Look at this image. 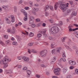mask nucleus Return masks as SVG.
Listing matches in <instances>:
<instances>
[{"mask_svg": "<svg viewBox=\"0 0 78 78\" xmlns=\"http://www.w3.org/2000/svg\"><path fill=\"white\" fill-rule=\"evenodd\" d=\"M6 21L7 22V23H8V24L11 23V21L9 20V19L8 18H6Z\"/></svg>", "mask_w": 78, "mask_h": 78, "instance_id": "2eb2a0df", "label": "nucleus"}, {"mask_svg": "<svg viewBox=\"0 0 78 78\" xmlns=\"http://www.w3.org/2000/svg\"><path fill=\"white\" fill-rule=\"evenodd\" d=\"M47 52L46 50L42 51H41L40 52V55L41 57L44 58L46 56V54H47Z\"/></svg>", "mask_w": 78, "mask_h": 78, "instance_id": "20e7f679", "label": "nucleus"}, {"mask_svg": "<svg viewBox=\"0 0 78 78\" xmlns=\"http://www.w3.org/2000/svg\"><path fill=\"white\" fill-rule=\"evenodd\" d=\"M66 72H67V69H66L65 68H64L63 69V73H65Z\"/></svg>", "mask_w": 78, "mask_h": 78, "instance_id": "aec40b11", "label": "nucleus"}, {"mask_svg": "<svg viewBox=\"0 0 78 78\" xmlns=\"http://www.w3.org/2000/svg\"><path fill=\"white\" fill-rule=\"evenodd\" d=\"M23 70H27V68L26 67H25L23 68Z\"/></svg>", "mask_w": 78, "mask_h": 78, "instance_id": "6e6d98bb", "label": "nucleus"}, {"mask_svg": "<svg viewBox=\"0 0 78 78\" xmlns=\"http://www.w3.org/2000/svg\"><path fill=\"white\" fill-rule=\"evenodd\" d=\"M29 36H30V37H33L34 36V34L32 32H30V34H29Z\"/></svg>", "mask_w": 78, "mask_h": 78, "instance_id": "6ab92c4d", "label": "nucleus"}, {"mask_svg": "<svg viewBox=\"0 0 78 78\" xmlns=\"http://www.w3.org/2000/svg\"><path fill=\"white\" fill-rule=\"evenodd\" d=\"M60 60L61 61H64V62H66V60L65 58H61L60 59Z\"/></svg>", "mask_w": 78, "mask_h": 78, "instance_id": "bb28decb", "label": "nucleus"}, {"mask_svg": "<svg viewBox=\"0 0 78 78\" xmlns=\"http://www.w3.org/2000/svg\"><path fill=\"white\" fill-rule=\"evenodd\" d=\"M17 40L18 41H21L22 40V38H20V37L19 36H17Z\"/></svg>", "mask_w": 78, "mask_h": 78, "instance_id": "393cba45", "label": "nucleus"}, {"mask_svg": "<svg viewBox=\"0 0 78 78\" xmlns=\"http://www.w3.org/2000/svg\"><path fill=\"white\" fill-rule=\"evenodd\" d=\"M7 31H8V33H11V31L10 30V29H8L7 30Z\"/></svg>", "mask_w": 78, "mask_h": 78, "instance_id": "69168bd1", "label": "nucleus"}, {"mask_svg": "<svg viewBox=\"0 0 78 78\" xmlns=\"http://www.w3.org/2000/svg\"><path fill=\"white\" fill-rule=\"evenodd\" d=\"M37 37H41L42 36V34H38L37 35Z\"/></svg>", "mask_w": 78, "mask_h": 78, "instance_id": "c85d7f7f", "label": "nucleus"}, {"mask_svg": "<svg viewBox=\"0 0 78 78\" xmlns=\"http://www.w3.org/2000/svg\"><path fill=\"white\" fill-rule=\"evenodd\" d=\"M0 44H1L2 45H4V44L3 43L2 41H0Z\"/></svg>", "mask_w": 78, "mask_h": 78, "instance_id": "c9c22d12", "label": "nucleus"}, {"mask_svg": "<svg viewBox=\"0 0 78 78\" xmlns=\"http://www.w3.org/2000/svg\"><path fill=\"white\" fill-rule=\"evenodd\" d=\"M49 8L51 10V11H53V7L51 5H50L49 6Z\"/></svg>", "mask_w": 78, "mask_h": 78, "instance_id": "412c9836", "label": "nucleus"}, {"mask_svg": "<svg viewBox=\"0 0 78 78\" xmlns=\"http://www.w3.org/2000/svg\"><path fill=\"white\" fill-rule=\"evenodd\" d=\"M12 72V70L11 69L10 70H9L8 71V72H7L6 73H8L9 74H10Z\"/></svg>", "mask_w": 78, "mask_h": 78, "instance_id": "ddd939ff", "label": "nucleus"}, {"mask_svg": "<svg viewBox=\"0 0 78 78\" xmlns=\"http://www.w3.org/2000/svg\"><path fill=\"white\" fill-rule=\"evenodd\" d=\"M2 8L3 9H6V8H7V7L6 6L3 5L2 6Z\"/></svg>", "mask_w": 78, "mask_h": 78, "instance_id": "473e14b6", "label": "nucleus"}, {"mask_svg": "<svg viewBox=\"0 0 78 78\" xmlns=\"http://www.w3.org/2000/svg\"><path fill=\"white\" fill-rule=\"evenodd\" d=\"M31 26L32 28H34V27H35V24H32L31 25Z\"/></svg>", "mask_w": 78, "mask_h": 78, "instance_id": "a18cd8bd", "label": "nucleus"}, {"mask_svg": "<svg viewBox=\"0 0 78 78\" xmlns=\"http://www.w3.org/2000/svg\"><path fill=\"white\" fill-rule=\"evenodd\" d=\"M69 31H74V30H73V29L70 28L69 29Z\"/></svg>", "mask_w": 78, "mask_h": 78, "instance_id": "58836bf2", "label": "nucleus"}, {"mask_svg": "<svg viewBox=\"0 0 78 78\" xmlns=\"http://www.w3.org/2000/svg\"><path fill=\"white\" fill-rule=\"evenodd\" d=\"M60 4V6L61 7V8L62 9V10L63 12H64V11L67 9V8L65 7L66 5L63 4V2H61Z\"/></svg>", "mask_w": 78, "mask_h": 78, "instance_id": "7ed1b4c3", "label": "nucleus"}, {"mask_svg": "<svg viewBox=\"0 0 78 78\" xmlns=\"http://www.w3.org/2000/svg\"><path fill=\"white\" fill-rule=\"evenodd\" d=\"M36 77H37V78H39L40 77H41V76L39 75H37L36 76Z\"/></svg>", "mask_w": 78, "mask_h": 78, "instance_id": "052dcab7", "label": "nucleus"}, {"mask_svg": "<svg viewBox=\"0 0 78 78\" xmlns=\"http://www.w3.org/2000/svg\"><path fill=\"white\" fill-rule=\"evenodd\" d=\"M55 51V49H54L52 51V53H53Z\"/></svg>", "mask_w": 78, "mask_h": 78, "instance_id": "680f3d73", "label": "nucleus"}, {"mask_svg": "<svg viewBox=\"0 0 78 78\" xmlns=\"http://www.w3.org/2000/svg\"><path fill=\"white\" fill-rule=\"evenodd\" d=\"M19 3L20 4H22V1L21 0H20Z\"/></svg>", "mask_w": 78, "mask_h": 78, "instance_id": "0e129e2a", "label": "nucleus"}, {"mask_svg": "<svg viewBox=\"0 0 78 78\" xmlns=\"http://www.w3.org/2000/svg\"><path fill=\"white\" fill-rule=\"evenodd\" d=\"M27 20L28 17H27V16H25L23 18L24 20V21H26Z\"/></svg>", "mask_w": 78, "mask_h": 78, "instance_id": "b1692460", "label": "nucleus"}, {"mask_svg": "<svg viewBox=\"0 0 78 78\" xmlns=\"http://www.w3.org/2000/svg\"><path fill=\"white\" fill-rule=\"evenodd\" d=\"M74 26H75L76 27H78V25L77 24H74Z\"/></svg>", "mask_w": 78, "mask_h": 78, "instance_id": "774afa93", "label": "nucleus"}, {"mask_svg": "<svg viewBox=\"0 0 78 78\" xmlns=\"http://www.w3.org/2000/svg\"><path fill=\"white\" fill-rule=\"evenodd\" d=\"M14 11L15 12H16L17 11V7H14Z\"/></svg>", "mask_w": 78, "mask_h": 78, "instance_id": "72a5a7b5", "label": "nucleus"}, {"mask_svg": "<svg viewBox=\"0 0 78 78\" xmlns=\"http://www.w3.org/2000/svg\"><path fill=\"white\" fill-rule=\"evenodd\" d=\"M23 14H24V16H27V13L26 12V11H25V12H24L23 13Z\"/></svg>", "mask_w": 78, "mask_h": 78, "instance_id": "4c0bfd02", "label": "nucleus"}, {"mask_svg": "<svg viewBox=\"0 0 78 78\" xmlns=\"http://www.w3.org/2000/svg\"><path fill=\"white\" fill-rule=\"evenodd\" d=\"M34 17L33 16H30V20H34Z\"/></svg>", "mask_w": 78, "mask_h": 78, "instance_id": "5701e85b", "label": "nucleus"}, {"mask_svg": "<svg viewBox=\"0 0 78 78\" xmlns=\"http://www.w3.org/2000/svg\"><path fill=\"white\" fill-rule=\"evenodd\" d=\"M20 12H22L23 13L24 12H25V10H24L23 9H21L20 10Z\"/></svg>", "mask_w": 78, "mask_h": 78, "instance_id": "2f4dec72", "label": "nucleus"}, {"mask_svg": "<svg viewBox=\"0 0 78 78\" xmlns=\"http://www.w3.org/2000/svg\"><path fill=\"white\" fill-rule=\"evenodd\" d=\"M27 72L28 75V76L27 75V76H30V74L31 73V72L29 70H27Z\"/></svg>", "mask_w": 78, "mask_h": 78, "instance_id": "f8f14e48", "label": "nucleus"}, {"mask_svg": "<svg viewBox=\"0 0 78 78\" xmlns=\"http://www.w3.org/2000/svg\"><path fill=\"white\" fill-rule=\"evenodd\" d=\"M36 22H40V19H36Z\"/></svg>", "mask_w": 78, "mask_h": 78, "instance_id": "bf43d9fd", "label": "nucleus"}, {"mask_svg": "<svg viewBox=\"0 0 78 78\" xmlns=\"http://www.w3.org/2000/svg\"><path fill=\"white\" fill-rule=\"evenodd\" d=\"M52 60H53V61H54V62L55 61H56V57H54L52 59Z\"/></svg>", "mask_w": 78, "mask_h": 78, "instance_id": "864d4df0", "label": "nucleus"}, {"mask_svg": "<svg viewBox=\"0 0 78 78\" xmlns=\"http://www.w3.org/2000/svg\"><path fill=\"white\" fill-rule=\"evenodd\" d=\"M48 38L49 40H52L54 39V38L51 36H50Z\"/></svg>", "mask_w": 78, "mask_h": 78, "instance_id": "cd10ccee", "label": "nucleus"}, {"mask_svg": "<svg viewBox=\"0 0 78 78\" xmlns=\"http://www.w3.org/2000/svg\"><path fill=\"white\" fill-rule=\"evenodd\" d=\"M11 34H14V33H15V27H13L12 30L11 31Z\"/></svg>", "mask_w": 78, "mask_h": 78, "instance_id": "9d476101", "label": "nucleus"}, {"mask_svg": "<svg viewBox=\"0 0 78 78\" xmlns=\"http://www.w3.org/2000/svg\"><path fill=\"white\" fill-rule=\"evenodd\" d=\"M31 12L33 14H34V15H36L37 14L36 12L35 11H32Z\"/></svg>", "mask_w": 78, "mask_h": 78, "instance_id": "c756f323", "label": "nucleus"}, {"mask_svg": "<svg viewBox=\"0 0 78 78\" xmlns=\"http://www.w3.org/2000/svg\"><path fill=\"white\" fill-rule=\"evenodd\" d=\"M33 10L37 12L39 10V9L38 8H35L34 7H33Z\"/></svg>", "mask_w": 78, "mask_h": 78, "instance_id": "dca6fc26", "label": "nucleus"}, {"mask_svg": "<svg viewBox=\"0 0 78 78\" xmlns=\"http://www.w3.org/2000/svg\"><path fill=\"white\" fill-rule=\"evenodd\" d=\"M49 14H48V12H45V16H48Z\"/></svg>", "mask_w": 78, "mask_h": 78, "instance_id": "3c124183", "label": "nucleus"}, {"mask_svg": "<svg viewBox=\"0 0 78 78\" xmlns=\"http://www.w3.org/2000/svg\"><path fill=\"white\" fill-rule=\"evenodd\" d=\"M9 42V40H8L5 41V44H8Z\"/></svg>", "mask_w": 78, "mask_h": 78, "instance_id": "de8ad7c7", "label": "nucleus"}, {"mask_svg": "<svg viewBox=\"0 0 78 78\" xmlns=\"http://www.w3.org/2000/svg\"><path fill=\"white\" fill-rule=\"evenodd\" d=\"M13 45H17V43L16 42L13 41L12 42Z\"/></svg>", "mask_w": 78, "mask_h": 78, "instance_id": "a19ab883", "label": "nucleus"}, {"mask_svg": "<svg viewBox=\"0 0 78 78\" xmlns=\"http://www.w3.org/2000/svg\"><path fill=\"white\" fill-rule=\"evenodd\" d=\"M49 8V6L48 5H46L44 8L45 11H47V9H48V8Z\"/></svg>", "mask_w": 78, "mask_h": 78, "instance_id": "a211bd4d", "label": "nucleus"}, {"mask_svg": "<svg viewBox=\"0 0 78 78\" xmlns=\"http://www.w3.org/2000/svg\"><path fill=\"white\" fill-rule=\"evenodd\" d=\"M59 28L56 26H54L52 27L50 29V31H51V33L52 34H56L58 31H59Z\"/></svg>", "mask_w": 78, "mask_h": 78, "instance_id": "f257e3e1", "label": "nucleus"}, {"mask_svg": "<svg viewBox=\"0 0 78 78\" xmlns=\"http://www.w3.org/2000/svg\"><path fill=\"white\" fill-rule=\"evenodd\" d=\"M54 8H55V10H56V9H57V8H58V6H56V5H54Z\"/></svg>", "mask_w": 78, "mask_h": 78, "instance_id": "09e8293b", "label": "nucleus"}, {"mask_svg": "<svg viewBox=\"0 0 78 78\" xmlns=\"http://www.w3.org/2000/svg\"><path fill=\"white\" fill-rule=\"evenodd\" d=\"M41 67H44L45 68V67H47V66H45L44 64H41Z\"/></svg>", "mask_w": 78, "mask_h": 78, "instance_id": "f704fd0d", "label": "nucleus"}, {"mask_svg": "<svg viewBox=\"0 0 78 78\" xmlns=\"http://www.w3.org/2000/svg\"><path fill=\"white\" fill-rule=\"evenodd\" d=\"M26 10H28V9H29V7H26L25 8H24Z\"/></svg>", "mask_w": 78, "mask_h": 78, "instance_id": "8fccbe9b", "label": "nucleus"}, {"mask_svg": "<svg viewBox=\"0 0 78 78\" xmlns=\"http://www.w3.org/2000/svg\"><path fill=\"white\" fill-rule=\"evenodd\" d=\"M61 71L60 69L57 68L56 69H55L54 70V72L56 75H59V71Z\"/></svg>", "mask_w": 78, "mask_h": 78, "instance_id": "39448f33", "label": "nucleus"}, {"mask_svg": "<svg viewBox=\"0 0 78 78\" xmlns=\"http://www.w3.org/2000/svg\"><path fill=\"white\" fill-rule=\"evenodd\" d=\"M24 61H29V58L28 57H23V58Z\"/></svg>", "mask_w": 78, "mask_h": 78, "instance_id": "1a4fd4ad", "label": "nucleus"}, {"mask_svg": "<svg viewBox=\"0 0 78 78\" xmlns=\"http://www.w3.org/2000/svg\"><path fill=\"white\" fill-rule=\"evenodd\" d=\"M75 72L76 74H77L78 75V69H76L75 70Z\"/></svg>", "mask_w": 78, "mask_h": 78, "instance_id": "ea45409f", "label": "nucleus"}, {"mask_svg": "<svg viewBox=\"0 0 78 78\" xmlns=\"http://www.w3.org/2000/svg\"><path fill=\"white\" fill-rule=\"evenodd\" d=\"M4 61H3V64L4 65V67L5 68L7 67L8 66V65L7 64V63H8L9 62V58H8L7 56H5V59L4 60Z\"/></svg>", "mask_w": 78, "mask_h": 78, "instance_id": "f03ea898", "label": "nucleus"}, {"mask_svg": "<svg viewBox=\"0 0 78 78\" xmlns=\"http://www.w3.org/2000/svg\"><path fill=\"white\" fill-rule=\"evenodd\" d=\"M28 52H29L30 54H31V53H37L36 51L35 50V49H32L31 51H30V49H28Z\"/></svg>", "mask_w": 78, "mask_h": 78, "instance_id": "0eeeda50", "label": "nucleus"}, {"mask_svg": "<svg viewBox=\"0 0 78 78\" xmlns=\"http://www.w3.org/2000/svg\"><path fill=\"white\" fill-rule=\"evenodd\" d=\"M70 4L71 5H72L73 4V1H70L69 2Z\"/></svg>", "mask_w": 78, "mask_h": 78, "instance_id": "4d7b16f0", "label": "nucleus"}, {"mask_svg": "<svg viewBox=\"0 0 78 78\" xmlns=\"http://www.w3.org/2000/svg\"><path fill=\"white\" fill-rule=\"evenodd\" d=\"M40 33H42V34H43L44 36H45V37H46V36H47V35L45 34V31H40Z\"/></svg>", "mask_w": 78, "mask_h": 78, "instance_id": "9b49d317", "label": "nucleus"}, {"mask_svg": "<svg viewBox=\"0 0 78 78\" xmlns=\"http://www.w3.org/2000/svg\"><path fill=\"white\" fill-rule=\"evenodd\" d=\"M55 5L57 6H58V5H59V4H58V3L56 2L55 3Z\"/></svg>", "mask_w": 78, "mask_h": 78, "instance_id": "13d9d810", "label": "nucleus"}, {"mask_svg": "<svg viewBox=\"0 0 78 78\" xmlns=\"http://www.w3.org/2000/svg\"><path fill=\"white\" fill-rule=\"evenodd\" d=\"M18 58L19 60H20L21 59H23V57H22V56L18 57Z\"/></svg>", "mask_w": 78, "mask_h": 78, "instance_id": "7c9ffc66", "label": "nucleus"}, {"mask_svg": "<svg viewBox=\"0 0 78 78\" xmlns=\"http://www.w3.org/2000/svg\"><path fill=\"white\" fill-rule=\"evenodd\" d=\"M62 56L63 58H66V53L65 52H63L62 53Z\"/></svg>", "mask_w": 78, "mask_h": 78, "instance_id": "f3484780", "label": "nucleus"}, {"mask_svg": "<svg viewBox=\"0 0 78 78\" xmlns=\"http://www.w3.org/2000/svg\"><path fill=\"white\" fill-rule=\"evenodd\" d=\"M4 37H5V38L6 39H7V38H8V36L7 35H6L4 36Z\"/></svg>", "mask_w": 78, "mask_h": 78, "instance_id": "5fc2aeb1", "label": "nucleus"}, {"mask_svg": "<svg viewBox=\"0 0 78 78\" xmlns=\"http://www.w3.org/2000/svg\"><path fill=\"white\" fill-rule=\"evenodd\" d=\"M59 23H60V25H63V23H62V22L61 21H60L59 22Z\"/></svg>", "mask_w": 78, "mask_h": 78, "instance_id": "37998d69", "label": "nucleus"}, {"mask_svg": "<svg viewBox=\"0 0 78 78\" xmlns=\"http://www.w3.org/2000/svg\"><path fill=\"white\" fill-rule=\"evenodd\" d=\"M74 68H75V67L73 66H71L69 67V69H73Z\"/></svg>", "mask_w": 78, "mask_h": 78, "instance_id": "79ce46f5", "label": "nucleus"}, {"mask_svg": "<svg viewBox=\"0 0 78 78\" xmlns=\"http://www.w3.org/2000/svg\"><path fill=\"white\" fill-rule=\"evenodd\" d=\"M10 17L12 20L11 21L12 22H14L15 21V18H14V16L13 15H11Z\"/></svg>", "mask_w": 78, "mask_h": 78, "instance_id": "6e6552de", "label": "nucleus"}, {"mask_svg": "<svg viewBox=\"0 0 78 78\" xmlns=\"http://www.w3.org/2000/svg\"><path fill=\"white\" fill-rule=\"evenodd\" d=\"M78 30V28H76L75 29H73V31H75V30Z\"/></svg>", "mask_w": 78, "mask_h": 78, "instance_id": "338daca9", "label": "nucleus"}, {"mask_svg": "<svg viewBox=\"0 0 78 78\" xmlns=\"http://www.w3.org/2000/svg\"><path fill=\"white\" fill-rule=\"evenodd\" d=\"M67 13H70V10H67Z\"/></svg>", "mask_w": 78, "mask_h": 78, "instance_id": "e2e57ef3", "label": "nucleus"}, {"mask_svg": "<svg viewBox=\"0 0 78 78\" xmlns=\"http://www.w3.org/2000/svg\"><path fill=\"white\" fill-rule=\"evenodd\" d=\"M34 21L33 20H30L29 21V24H30V25H32Z\"/></svg>", "mask_w": 78, "mask_h": 78, "instance_id": "4be33fe9", "label": "nucleus"}, {"mask_svg": "<svg viewBox=\"0 0 78 78\" xmlns=\"http://www.w3.org/2000/svg\"><path fill=\"white\" fill-rule=\"evenodd\" d=\"M21 67L22 66L20 65H18V67L19 69H20Z\"/></svg>", "mask_w": 78, "mask_h": 78, "instance_id": "603ef678", "label": "nucleus"}, {"mask_svg": "<svg viewBox=\"0 0 78 78\" xmlns=\"http://www.w3.org/2000/svg\"><path fill=\"white\" fill-rule=\"evenodd\" d=\"M69 65H70V66H73L76 64V62L72 61V60H70L69 62Z\"/></svg>", "mask_w": 78, "mask_h": 78, "instance_id": "423d86ee", "label": "nucleus"}, {"mask_svg": "<svg viewBox=\"0 0 78 78\" xmlns=\"http://www.w3.org/2000/svg\"><path fill=\"white\" fill-rule=\"evenodd\" d=\"M29 46H32L33 45V43H29Z\"/></svg>", "mask_w": 78, "mask_h": 78, "instance_id": "49530a36", "label": "nucleus"}, {"mask_svg": "<svg viewBox=\"0 0 78 78\" xmlns=\"http://www.w3.org/2000/svg\"><path fill=\"white\" fill-rule=\"evenodd\" d=\"M3 64V60H1L0 61V64Z\"/></svg>", "mask_w": 78, "mask_h": 78, "instance_id": "c03bdc74", "label": "nucleus"}, {"mask_svg": "<svg viewBox=\"0 0 78 78\" xmlns=\"http://www.w3.org/2000/svg\"><path fill=\"white\" fill-rule=\"evenodd\" d=\"M72 14L73 15V16H75L76 15V12H75V11H73L72 12Z\"/></svg>", "mask_w": 78, "mask_h": 78, "instance_id": "a878e982", "label": "nucleus"}, {"mask_svg": "<svg viewBox=\"0 0 78 78\" xmlns=\"http://www.w3.org/2000/svg\"><path fill=\"white\" fill-rule=\"evenodd\" d=\"M65 46L67 49H69V48H70V47H69L66 44L65 45Z\"/></svg>", "mask_w": 78, "mask_h": 78, "instance_id": "e433bc0d", "label": "nucleus"}, {"mask_svg": "<svg viewBox=\"0 0 78 78\" xmlns=\"http://www.w3.org/2000/svg\"><path fill=\"white\" fill-rule=\"evenodd\" d=\"M60 50H61V48H56V51L58 53H59L60 52Z\"/></svg>", "mask_w": 78, "mask_h": 78, "instance_id": "4468645a", "label": "nucleus"}]
</instances>
